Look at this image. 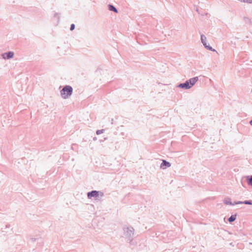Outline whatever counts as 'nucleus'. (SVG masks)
Returning <instances> with one entry per match:
<instances>
[{"instance_id":"nucleus-8","label":"nucleus","mask_w":252,"mask_h":252,"mask_svg":"<svg viewBox=\"0 0 252 252\" xmlns=\"http://www.w3.org/2000/svg\"><path fill=\"white\" fill-rule=\"evenodd\" d=\"M109 9L111 11H113L116 13L118 12V11L116 9V8L115 7H114L113 5H110L109 6Z\"/></svg>"},{"instance_id":"nucleus-14","label":"nucleus","mask_w":252,"mask_h":252,"mask_svg":"<svg viewBox=\"0 0 252 252\" xmlns=\"http://www.w3.org/2000/svg\"><path fill=\"white\" fill-rule=\"evenodd\" d=\"M102 132V131H101V130H98V131H97L96 133L97 134H100V133H101Z\"/></svg>"},{"instance_id":"nucleus-1","label":"nucleus","mask_w":252,"mask_h":252,"mask_svg":"<svg viewBox=\"0 0 252 252\" xmlns=\"http://www.w3.org/2000/svg\"><path fill=\"white\" fill-rule=\"evenodd\" d=\"M72 90L71 87L69 86H65L61 92L62 96L64 99L68 98L72 94Z\"/></svg>"},{"instance_id":"nucleus-3","label":"nucleus","mask_w":252,"mask_h":252,"mask_svg":"<svg viewBox=\"0 0 252 252\" xmlns=\"http://www.w3.org/2000/svg\"><path fill=\"white\" fill-rule=\"evenodd\" d=\"M2 57L4 59H8L13 58L14 56V53L12 52H9L8 53H5L2 54Z\"/></svg>"},{"instance_id":"nucleus-10","label":"nucleus","mask_w":252,"mask_h":252,"mask_svg":"<svg viewBox=\"0 0 252 252\" xmlns=\"http://www.w3.org/2000/svg\"><path fill=\"white\" fill-rule=\"evenodd\" d=\"M248 184L252 186V177L249 179Z\"/></svg>"},{"instance_id":"nucleus-15","label":"nucleus","mask_w":252,"mask_h":252,"mask_svg":"<svg viewBox=\"0 0 252 252\" xmlns=\"http://www.w3.org/2000/svg\"><path fill=\"white\" fill-rule=\"evenodd\" d=\"M250 124L252 126V120L250 121Z\"/></svg>"},{"instance_id":"nucleus-7","label":"nucleus","mask_w":252,"mask_h":252,"mask_svg":"<svg viewBox=\"0 0 252 252\" xmlns=\"http://www.w3.org/2000/svg\"><path fill=\"white\" fill-rule=\"evenodd\" d=\"M198 80V77H194L190 79L188 81H189V85H191V87L193 86L195 83Z\"/></svg>"},{"instance_id":"nucleus-4","label":"nucleus","mask_w":252,"mask_h":252,"mask_svg":"<svg viewBox=\"0 0 252 252\" xmlns=\"http://www.w3.org/2000/svg\"><path fill=\"white\" fill-rule=\"evenodd\" d=\"M201 41H202V42L203 43V45L206 48H207L208 49L211 50H212V47H210L209 46H207L206 43L205 42V40H206V37H205V36L204 35H202L201 36Z\"/></svg>"},{"instance_id":"nucleus-9","label":"nucleus","mask_w":252,"mask_h":252,"mask_svg":"<svg viewBox=\"0 0 252 252\" xmlns=\"http://www.w3.org/2000/svg\"><path fill=\"white\" fill-rule=\"evenodd\" d=\"M236 215H234V216H231L229 219H228V221L229 222H232L233 221H234L235 220H236Z\"/></svg>"},{"instance_id":"nucleus-5","label":"nucleus","mask_w":252,"mask_h":252,"mask_svg":"<svg viewBox=\"0 0 252 252\" xmlns=\"http://www.w3.org/2000/svg\"><path fill=\"white\" fill-rule=\"evenodd\" d=\"M179 87H180L184 89H189L191 88V85H189V81H187L185 83L181 84L179 85Z\"/></svg>"},{"instance_id":"nucleus-12","label":"nucleus","mask_w":252,"mask_h":252,"mask_svg":"<svg viewBox=\"0 0 252 252\" xmlns=\"http://www.w3.org/2000/svg\"><path fill=\"white\" fill-rule=\"evenodd\" d=\"M244 2L252 3V0H244Z\"/></svg>"},{"instance_id":"nucleus-6","label":"nucleus","mask_w":252,"mask_h":252,"mask_svg":"<svg viewBox=\"0 0 252 252\" xmlns=\"http://www.w3.org/2000/svg\"><path fill=\"white\" fill-rule=\"evenodd\" d=\"M171 164L169 162L166 161L165 160H162V162L161 164L160 167L164 169L165 167H170Z\"/></svg>"},{"instance_id":"nucleus-13","label":"nucleus","mask_w":252,"mask_h":252,"mask_svg":"<svg viewBox=\"0 0 252 252\" xmlns=\"http://www.w3.org/2000/svg\"><path fill=\"white\" fill-rule=\"evenodd\" d=\"M245 203L246 204H252V203H251V202H249V201H245Z\"/></svg>"},{"instance_id":"nucleus-11","label":"nucleus","mask_w":252,"mask_h":252,"mask_svg":"<svg viewBox=\"0 0 252 252\" xmlns=\"http://www.w3.org/2000/svg\"><path fill=\"white\" fill-rule=\"evenodd\" d=\"M75 28V25L74 24H72L70 27V30L73 31Z\"/></svg>"},{"instance_id":"nucleus-2","label":"nucleus","mask_w":252,"mask_h":252,"mask_svg":"<svg viewBox=\"0 0 252 252\" xmlns=\"http://www.w3.org/2000/svg\"><path fill=\"white\" fill-rule=\"evenodd\" d=\"M99 196L100 197L103 196V193L102 192H100L99 191H97L96 190H94L91 192L88 193V197L89 198H92V197H94L96 199L99 198Z\"/></svg>"}]
</instances>
